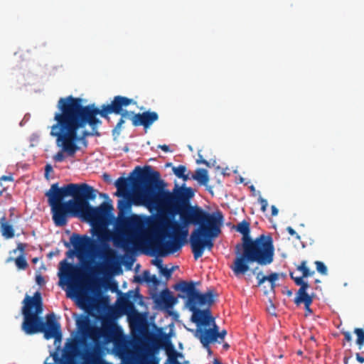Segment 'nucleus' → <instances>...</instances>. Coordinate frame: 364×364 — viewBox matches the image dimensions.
<instances>
[{
  "label": "nucleus",
  "instance_id": "1",
  "mask_svg": "<svg viewBox=\"0 0 364 364\" xmlns=\"http://www.w3.org/2000/svg\"><path fill=\"white\" fill-rule=\"evenodd\" d=\"M130 178L119 177L114 183L117 196H129L135 205L154 208L157 214L149 219L142 245L151 256L165 257L182 247V186L176 185L173 192L164 189L160 173L151 166H136Z\"/></svg>",
  "mask_w": 364,
  "mask_h": 364
},
{
  "label": "nucleus",
  "instance_id": "2",
  "mask_svg": "<svg viewBox=\"0 0 364 364\" xmlns=\"http://www.w3.org/2000/svg\"><path fill=\"white\" fill-rule=\"evenodd\" d=\"M223 222L224 216L220 210L210 213L196 203L183 206V245L188 235V227L197 226L188 240L195 260L201 257L205 250H213L214 240L221 233Z\"/></svg>",
  "mask_w": 364,
  "mask_h": 364
},
{
  "label": "nucleus",
  "instance_id": "3",
  "mask_svg": "<svg viewBox=\"0 0 364 364\" xmlns=\"http://www.w3.org/2000/svg\"><path fill=\"white\" fill-rule=\"evenodd\" d=\"M62 98L77 115L80 121L91 128L90 132H85V134L95 136H100L98 127L102 124V121L97 117L98 115L109 120V114L112 113L120 114V119L112 129V135L117 137L120 134L125 120L127 119H130L134 112L127 111L124 109L131 105L136 104V102L133 99L122 95L114 96L110 104L102 105L101 108L96 107L94 104L83 105V100L80 97L69 95Z\"/></svg>",
  "mask_w": 364,
  "mask_h": 364
},
{
  "label": "nucleus",
  "instance_id": "4",
  "mask_svg": "<svg viewBox=\"0 0 364 364\" xmlns=\"http://www.w3.org/2000/svg\"><path fill=\"white\" fill-rule=\"evenodd\" d=\"M57 109L54 114L55 123L50 127V134L56 138V144L61 148L53 156V160L62 162L65 159L64 153L68 156H75L80 149L77 143L85 140L89 136H86L85 132L90 131L85 129L86 125L62 97L58 101Z\"/></svg>",
  "mask_w": 364,
  "mask_h": 364
},
{
  "label": "nucleus",
  "instance_id": "5",
  "mask_svg": "<svg viewBox=\"0 0 364 364\" xmlns=\"http://www.w3.org/2000/svg\"><path fill=\"white\" fill-rule=\"evenodd\" d=\"M87 183H69L59 188L58 183L51 185L46 193L50 206L52 219L55 226L63 227L75 212L82 196H87Z\"/></svg>",
  "mask_w": 364,
  "mask_h": 364
},
{
  "label": "nucleus",
  "instance_id": "6",
  "mask_svg": "<svg viewBox=\"0 0 364 364\" xmlns=\"http://www.w3.org/2000/svg\"><path fill=\"white\" fill-rule=\"evenodd\" d=\"M235 254L237 256L230 269L236 277L245 274L249 270L250 263L269 264L273 262L274 254L272 238L261 235L256 239L237 244Z\"/></svg>",
  "mask_w": 364,
  "mask_h": 364
},
{
  "label": "nucleus",
  "instance_id": "7",
  "mask_svg": "<svg viewBox=\"0 0 364 364\" xmlns=\"http://www.w3.org/2000/svg\"><path fill=\"white\" fill-rule=\"evenodd\" d=\"M87 196H82L75 212L73 217H81L85 220L95 225H107L112 216L113 206L109 202H103L97 207H92L90 200L96 198L97 191L93 187L87 185L86 189Z\"/></svg>",
  "mask_w": 364,
  "mask_h": 364
},
{
  "label": "nucleus",
  "instance_id": "8",
  "mask_svg": "<svg viewBox=\"0 0 364 364\" xmlns=\"http://www.w3.org/2000/svg\"><path fill=\"white\" fill-rule=\"evenodd\" d=\"M22 314L23 321L21 324L22 331L27 335L40 333L43 319L39 315L43 311V301L39 291L34 293L33 296L26 295L23 300Z\"/></svg>",
  "mask_w": 364,
  "mask_h": 364
},
{
  "label": "nucleus",
  "instance_id": "9",
  "mask_svg": "<svg viewBox=\"0 0 364 364\" xmlns=\"http://www.w3.org/2000/svg\"><path fill=\"white\" fill-rule=\"evenodd\" d=\"M217 296L218 294L213 289H208L205 293H200L196 289V284L193 281L183 280L185 306L192 314L206 308H210Z\"/></svg>",
  "mask_w": 364,
  "mask_h": 364
},
{
  "label": "nucleus",
  "instance_id": "10",
  "mask_svg": "<svg viewBox=\"0 0 364 364\" xmlns=\"http://www.w3.org/2000/svg\"><path fill=\"white\" fill-rule=\"evenodd\" d=\"M191 320L196 325L194 336L199 339L204 348H208L210 343L217 342V336L208 328L210 326V321H213L210 308L194 312L192 314Z\"/></svg>",
  "mask_w": 364,
  "mask_h": 364
},
{
  "label": "nucleus",
  "instance_id": "11",
  "mask_svg": "<svg viewBox=\"0 0 364 364\" xmlns=\"http://www.w3.org/2000/svg\"><path fill=\"white\" fill-rule=\"evenodd\" d=\"M94 235L101 243L102 250L100 252V256L106 263H114L116 259V252L107 243L111 239V232L105 228H100L95 230Z\"/></svg>",
  "mask_w": 364,
  "mask_h": 364
},
{
  "label": "nucleus",
  "instance_id": "12",
  "mask_svg": "<svg viewBox=\"0 0 364 364\" xmlns=\"http://www.w3.org/2000/svg\"><path fill=\"white\" fill-rule=\"evenodd\" d=\"M40 333H43L46 340L55 339L60 341L62 338V331L60 323L56 320L54 313L46 315V321L42 322Z\"/></svg>",
  "mask_w": 364,
  "mask_h": 364
},
{
  "label": "nucleus",
  "instance_id": "13",
  "mask_svg": "<svg viewBox=\"0 0 364 364\" xmlns=\"http://www.w3.org/2000/svg\"><path fill=\"white\" fill-rule=\"evenodd\" d=\"M70 242L73 244L75 250L79 252H84L85 250H90L91 252L95 253L99 246L97 242L87 235L81 236L78 234H73L70 237Z\"/></svg>",
  "mask_w": 364,
  "mask_h": 364
},
{
  "label": "nucleus",
  "instance_id": "14",
  "mask_svg": "<svg viewBox=\"0 0 364 364\" xmlns=\"http://www.w3.org/2000/svg\"><path fill=\"white\" fill-rule=\"evenodd\" d=\"M159 118V117L156 112L148 110L141 113L133 112L130 120L134 127L142 126L146 130L154 122L158 121Z\"/></svg>",
  "mask_w": 364,
  "mask_h": 364
},
{
  "label": "nucleus",
  "instance_id": "15",
  "mask_svg": "<svg viewBox=\"0 0 364 364\" xmlns=\"http://www.w3.org/2000/svg\"><path fill=\"white\" fill-rule=\"evenodd\" d=\"M60 264L62 271L60 277H65L69 281L70 287L80 282L82 277V271L80 268L68 263L66 259L61 261Z\"/></svg>",
  "mask_w": 364,
  "mask_h": 364
},
{
  "label": "nucleus",
  "instance_id": "16",
  "mask_svg": "<svg viewBox=\"0 0 364 364\" xmlns=\"http://www.w3.org/2000/svg\"><path fill=\"white\" fill-rule=\"evenodd\" d=\"M112 330V324H106L104 323L101 328L92 326L83 337L89 338L96 341L102 336H108V335L111 333Z\"/></svg>",
  "mask_w": 364,
  "mask_h": 364
},
{
  "label": "nucleus",
  "instance_id": "17",
  "mask_svg": "<svg viewBox=\"0 0 364 364\" xmlns=\"http://www.w3.org/2000/svg\"><path fill=\"white\" fill-rule=\"evenodd\" d=\"M289 275L291 279L294 280L295 284L298 286H300V288L296 293V296L294 299V303L296 305H299L301 304V301L302 299L311 297L306 292V290L309 287V285L304 280V278L295 277H294V274L292 272H290Z\"/></svg>",
  "mask_w": 364,
  "mask_h": 364
},
{
  "label": "nucleus",
  "instance_id": "18",
  "mask_svg": "<svg viewBox=\"0 0 364 364\" xmlns=\"http://www.w3.org/2000/svg\"><path fill=\"white\" fill-rule=\"evenodd\" d=\"M156 302L164 305L165 307L170 308L175 304L176 299L169 289H165L160 293L159 297L156 299Z\"/></svg>",
  "mask_w": 364,
  "mask_h": 364
},
{
  "label": "nucleus",
  "instance_id": "19",
  "mask_svg": "<svg viewBox=\"0 0 364 364\" xmlns=\"http://www.w3.org/2000/svg\"><path fill=\"white\" fill-rule=\"evenodd\" d=\"M256 269L252 270V273L256 274V278L258 280L257 286L262 285L264 282L269 281L271 284L272 289H274L275 287V281L279 279V274L277 273H272L269 275L264 276L262 272L256 273Z\"/></svg>",
  "mask_w": 364,
  "mask_h": 364
},
{
  "label": "nucleus",
  "instance_id": "20",
  "mask_svg": "<svg viewBox=\"0 0 364 364\" xmlns=\"http://www.w3.org/2000/svg\"><path fill=\"white\" fill-rule=\"evenodd\" d=\"M1 232L2 236L5 239L13 238L15 235V230L14 229L13 225H10L6 221L5 216H3L1 218Z\"/></svg>",
  "mask_w": 364,
  "mask_h": 364
},
{
  "label": "nucleus",
  "instance_id": "21",
  "mask_svg": "<svg viewBox=\"0 0 364 364\" xmlns=\"http://www.w3.org/2000/svg\"><path fill=\"white\" fill-rule=\"evenodd\" d=\"M235 230L242 235V243H245L252 239L250 235V223L247 221L242 220V222L239 223L235 227Z\"/></svg>",
  "mask_w": 364,
  "mask_h": 364
},
{
  "label": "nucleus",
  "instance_id": "22",
  "mask_svg": "<svg viewBox=\"0 0 364 364\" xmlns=\"http://www.w3.org/2000/svg\"><path fill=\"white\" fill-rule=\"evenodd\" d=\"M191 178L197 181L201 186H206L209 181L208 171L204 168H197L195 173L191 174Z\"/></svg>",
  "mask_w": 364,
  "mask_h": 364
},
{
  "label": "nucleus",
  "instance_id": "23",
  "mask_svg": "<svg viewBox=\"0 0 364 364\" xmlns=\"http://www.w3.org/2000/svg\"><path fill=\"white\" fill-rule=\"evenodd\" d=\"M132 203L134 204L132 199V195L131 194H129V196L127 198L123 197V198L119 200L117 203L119 214L123 215L124 213L128 212L130 210Z\"/></svg>",
  "mask_w": 364,
  "mask_h": 364
},
{
  "label": "nucleus",
  "instance_id": "24",
  "mask_svg": "<svg viewBox=\"0 0 364 364\" xmlns=\"http://www.w3.org/2000/svg\"><path fill=\"white\" fill-rule=\"evenodd\" d=\"M197 188L187 186L183 183V205H191V200L195 197L196 193L197 192Z\"/></svg>",
  "mask_w": 364,
  "mask_h": 364
},
{
  "label": "nucleus",
  "instance_id": "25",
  "mask_svg": "<svg viewBox=\"0 0 364 364\" xmlns=\"http://www.w3.org/2000/svg\"><path fill=\"white\" fill-rule=\"evenodd\" d=\"M100 356L96 349L86 352L84 357V364H100Z\"/></svg>",
  "mask_w": 364,
  "mask_h": 364
},
{
  "label": "nucleus",
  "instance_id": "26",
  "mask_svg": "<svg viewBox=\"0 0 364 364\" xmlns=\"http://www.w3.org/2000/svg\"><path fill=\"white\" fill-rule=\"evenodd\" d=\"M77 326L78 331L80 332L82 336H84L92 326L90 324L88 318L85 316L77 321Z\"/></svg>",
  "mask_w": 364,
  "mask_h": 364
},
{
  "label": "nucleus",
  "instance_id": "27",
  "mask_svg": "<svg viewBox=\"0 0 364 364\" xmlns=\"http://www.w3.org/2000/svg\"><path fill=\"white\" fill-rule=\"evenodd\" d=\"M297 270L302 272V276L301 277L302 278H306L308 277L312 276L314 274V272H311L309 269L306 267V262L302 261L297 267Z\"/></svg>",
  "mask_w": 364,
  "mask_h": 364
},
{
  "label": "nucleus",
  "instance_id": "28",
  "mask_svg": "<svg viewBox=\"0 0 364 364\" xmlns=\"http://www.w3.org/2000/svg\"><path fill=\"white\" fill-rule=\"evenodd\" d=\"M354 333L357 336L356 343L359 349H361L364 346V331L362 328H356L354 330Z\"/></svg>",
  "mask_w": 364,
  "mask_h": 364
},
{
  "label": "nucleus",
  "instance_id": "29",
  "mask_svg": "<svg viewBox=\"0 0 364 364\" xmlns=\"http://www.w3.org/2000/svg\"><path fill=\"white\" fill-rule=\"evenodd\" d=\"M15 264L19 269H26L28 267L27 261L23 255L15 259Z\"/></svg>",
  "mask_w": 364,
  "mask_h": 364
},
{
  "label": "nucleus",
  "instance_id": "30",
  "mask_svg": "<svg viewBox=\"0 0 364 364\" xmlns=\"http://www.w3.org/2000/svg\"><path fill=\"white\" fill-rule=\"evenodd\" d=\"M313 302V299L312 297H310V298H305V299H302L301 301V303H304V306H305V310H306V314L305 316H307L308 314H311L312 313V310L310 308V306L311 304H312Z\"/></svg>",
  "mask_w": 364,
  "mask_h": 364
},
{
  "label": "nucleus",
  "instance_id": "31",
  "mask_svg": "<svg viewBox=\"0 0 364 364\" xmlns=\"http://www.w3.org/2000/svg\"><path fill=\"white\" fill-rule=\"evenodd\" d=\"M315 265L316 267V270L323 275H326L328 273V269L326 266L323 262L321 261H316Z\"/></svg>",
  "mask_w": 364,
  "mask_h": 364
},
{
  "label": "nucleus",
  "instance_id": "32",
  "mask_svg": "<svg viewBox=\"0 0 364 364\" xmlns=\"http://www.w3.org/2000/svg\"><path fill=\"white\" fill-rule=\"evenodd\" d=\"M151 274L149 273V271L146 270V271H144L143 274H142V277H141L140 276H136L135 277V281H136L137 282H142L143 281H145L146 282H149V279H150V277H151Z\"/></svg>",
  "mask_w": 364,
  "mask_h": 364
},
{
  "label": "nucleus",
  "instance_id": "33",
  "mask_svg": "<svg viewBox=\"0 0 364 364\" xmlns=\"http://www.w3.org/2000/svg\"><path fill=\"white\" fill-rule=\"evenodd\" d=\"M210 330L213 331L214 334L218 337L219 336V327L215 323V318H213V321H210V326H208Z\"/></svg>",
  "mask_w": 364,
  "mask_h": 364
},
{
  "label": "nucleus",
  "instance_id": "34",
  "mask_svg": "<svg viewBox=\"0 0 364 364\" xmlns=\"http://www.w3.org/2000/svg\"><path fill=\"white\" fill-rule=\"evenodd\" d=\"M159 272L161 275L164 276L166 279H169L172 274V269H168L166 267H163L159 269Z\"/></svg>",
  "mask_w": 364,
  "mask_h": 364
},
{
  "label": "nucleus",
  "instance_id": "35",
  "mask_svg": "<svg viewBox=\"0 0 364 364\" xmlns=\"http://www.w3.org/2000/svg\"><path fill=\"white\" fill-rule=\"evenodd\" d=\"M258 202L261 205V210L262 212H265L267 210V208L268 206L267 200L262 197H259L258 198Z\"/></svg>",
  "mask_w": 364,
  "mask_h": 364
},
{
  "label": "nucleus",
  "instance_id": "36",
  "mask_svg": "<svg viewBox=\"0 0 364 364\" xmlns=\"http://www.w3.org/2000/svg\"><path fill=\"white\" fill-rule=\"evenodd\" d=\"M173 171L176 176H178L179 178H182V165H178L176 167H173Z\"/></svg>",
  "mask_w": 364,
  "mask_h": 364
},
{
  "label": "nucleus",
  "instance_id": "37",
  "mask_svg": "<svg viewBox=\"0 0 364 364\" xmlns=\"http://www.w3.org/2000/svg\"><path fill=\"white\" fill-rule=\"evenodd\" d=\"M287 231L289 232V234L291 236L295 237L296 239L300 240L301 237L300 235L296 233V232L290 226L287 228Z\"/></svg>",
  "mask_w": 364,
  "mask_h": 364
},
{
  "label": "nucleus",
  "instance_id": "38",
  "mask_svg": "<svg viewBox=\"0 0 364 364\" xmlns=\"http://www.w3.org/2000/svg\"><path fill=\"white\" fill-rule=\"evenodd\" d=\"M196 163L198 164H204L208 167L210 166V163L205 159H203V156L200 154H198V158L196 159Z\"/></svg>",
  "mask_w": 364,
  "mask_h": 364
},
{
  "label": "nucleus",
  "instance_id": "39",
  "mask_svg": "<svg viewBox=\"0 0 364 364\" xmlns=\"http://www.w3.org/2000/svg\"><path fill=\"white\" fill-rule=\"evenodd\" d=\"M152 263L159 269V270L164 267L163 261L159 258L153 259Z\"/></svg>",
  "mask_w": 364,
  "mask_h": 364
},
{
  "label": "nucleus",
  "instance_id": "40",
  "mask_svg": "<svg viewBox=\"0 0 364 364\" xmlns=\"http://www.w3.org/2000/svg\"><path fill=\"white\" fill-rule=\"evenodd\" d=\"M53 167L50 164H47L46 166H45V178L46 179H49V173L50 172H53Z\"/></svg>",
  "mask_w": 364,
  "mask_h": 364
},
{
  "label": "nucleus",
  "instance_id": "41",
  "mask_svg": "<svg viewBox=\"0 0 364 364\" xmlns=\"http://www.w3.org/2000/svg\"><path fill=\"white\" fill-rule=\"evenodd\" d=\"M14 181V178L11 174L9 176H2L0 178V186H1V183L3 181Z\"/></svg>",
  "mask_w": 364,
  "mask_h": 364
},
{
  "label": "nucleus",
  "instance_id": "42",
  "mask_svg": "<svg viewBox=\"0 0 364 364\" xmlns=\"http://www.w3.org/2000/svg\"><path fill=\"white\" fill-rule=\"evenodd\" d=\"M148 283H151L154 286H157L159 284L160 282H159V279L157 278V277L154 274V275L151 276L150 279Z\"/></svg>",
  "mask_w": 364,
  "mask_h": 364
},
{
  "label": "nucleus",
  "instance_id": "43",
  "mask_svg": "<svg viewBox=\"0 0 364 364\" xmlns=\"http://www.w3.org/2000/svg\"><path fill=\"white\" fill-rule=\"evenodd\" d=\"M227 331L225 330H223L220 332L219 331V336L217 337V342L221 343L224 340Z\"/></svg>",
  "mask_w": 364,
  "mask_h": 364
},
{
  "label": "nucleus",
  "instance_id": "44",
  "mask_svg": "<svg viewBox=\"0 0 364 364\" xmlns=\"http://www.w3.org/2000/svg\"><path fill=\"white\" fill-rule=\"evenodd\" d=\"M26 247V244L19 242L17 245V249L14 250L13 252H16L17 250H19V251H21L22 252L21 255H23Z\"/></svg>",
  "mask_w": 364,
  "mask_h": 364
},
{
  "label": "nucleus",
  "instance_id": "45",
  "mask_svg": "<svg viewBox=\"0 0 364 364\" xmlns=\"http://www.w3.org/2000/svg\"><path fill=\"white\" fill-rule=\"evenodd\" d=\"M342 334L344 336V340L346 342L350 343L352 341V336L350 332L348 331H342Z\"/></svg>",
  "mask_w": 364,
  "mask_h": 364
},
{
  "label": "nucleus",
  "instance_id": "46",
  "mask_svg": "<svg viewBox=\"0 0 364 364\" xmlns=\"http://www.w3.org/2000/svg\"><path fill=\"white\" fill-rule=\"evenodd\" d=\"M36 283L40 286H42L45 284L44 278L41 274H38L36 276Z\"/></svg>",
  "mask_w": 364,
  "mask_h": 364
},
{
  "label": "nucleus",
  "instance_id": "47",
  "mask_svg": "<svg viewBox=\"0 0 364 364\" xmlns=\"http://www.w3.org/2000/svg\"><path fill=\"white\" fill-rule=\"evenodd\" d=\"M192 179L191 178V174L190 172L186 173V168L185 166H183V182Z\"/></svg>",
  "mask_w": 364,
  "mask_h": 364
},
{
  "label": "nucleus",
  "instance_id": "48",
  "mask_svg": "<svg viewBox=\"0 0 364 364\" xmlns=\"http://www.w3.org/2000/svg\"><path fill=\"white\" fill-rule=\"evenodd\" d=\"M158 148L161 149L165 152H168L170 151L169 146L168 145L164 144V145H159Z\"/></svg>",
  "mask_w": 364,
  "mask_h": 364
},
{
  "label": "nucleus",
  "instance_id": "49",
  "mask_svg": "<svg viewBox=\"0 0 364 364\" xmlns=\"http://www.w3.org/2000/svg\"><path fill=\"white\" fill-rule=\"evenodd\" d=\"M271 210H272V216L277 215L279 211L275 205H272Z\"/></svg>",
  "mask_w": 364,
  "mask_h": 364
},
{
  "label": "nucleus",
  "instance_id": "50",
  "mask_svg": "<svg viewBox=\"0 0 364 364\" xmlns=\"http://www.w3.org/2000/svg\"><path fill=\"white\" fill-rule=\"evenodd\" d=\"M355 358L359 363H364V357L361 356L358 353L355 354Z\"/></svg>",
  "mask_w": 364,
  "mask_h": 364
},
{
  "label": "nucleus",
  "instance_id": "51",
  "mask_svg": "<svg viewBox=\"0 0 364 364\" xmlns=\"http://www.w3.org/2000/svg\"><path fill=\"white\" fill-rule=\"evenodd\" d=\"M175 289L178 291H182V281H179L175 286Z\"/></svg>",
  "mask_w": 364,
  "mask_h": 364
},
{
  "label": "nucleus",
  "instance_id": "52",
  "mask_svg": "<svg viewBox=\"0 0 364 364\" xmlns=\"http://www.w3.org/2000/svg\"><path fill=\"white\" fill-rule=\"evenodd\" d=\"M103 178L105 181L107 182H111V177L109 174L107 173H104L103 175Z\"/></svg>",
  "mask_w": 364,
  "mask_h": 364
},
{
  "label": "nucleus",
  "instance_id": "53",
  "mask_svg": "<svg viewBox=\"0 0 364 364\" xmlns=\"http://www.w3.org/2000/svg\"><path fill=\"white\" fill-rule=\"evenodd\" d=\"M166 349L167 353H169L170 350H172V351L173 350V348L170 343H168L166 345Z\"/></svg>",
  "mask_w": 364,
  "mask_h": 364
},
{
  "label": "nucleus",
  "instance_id": "54",
  "mask_svg": "<svg viewBox=\"0 0 364 364\" xmlns=\"http://www.w3.org/2000/svg\"><path fill=\"white\" fill-rule=\"evenodd\" d=\"M122 225H124V226H127L128 225H130L131 223V220L129 218H125L122 222Z\"/></svg>",
  "mask_w": 364,
  "mask_h": 364
},
{
  "label": "nucleus",
  "instance_id": "55",
  "mask_svg": "<svg viewBox=\"0 0 364 364\" xmlns=\"http://www.w3.org/2000/svg\"><path fill=\"white\" fill-rule=\"evenodd\" d=\"M70 348L72 351H75L76 349H77V346L75 344L73 343V344H70Z\"/></svg>",
  "mask_w": 364,
  "mask_h": 364
},
{
  "label": "nucleus",
  "instance_id": "56",
  "mask_svg": "<svg viewBox=\"0 0 364 364\" xmlns=\"http://www.w3.org/2000/svg\"><path fill=\"white\" fill-rule=\"evenodd\" d=\"M6 188L4 187L3 185L1 184V186H0V196H1L3 193L6 191Z\"/></svg>",
  "mask_w": 364,
  "mask_h": 364
},
{
  "label": "nucleus",
  "instance_id": "57",
  "mask_svg": "<svg viewBox=\"0 0 364 364\" xmlns=\"http://www.w3.org/2000/svg\"><path fill=\"white\" fill-rule=\"evenodd\" d=\"M213 364H223V363H222L219 360H218V359H215V360H213Z\"/></svg>",
  "mask_w": 364,
  "mask_h": 364
},
{
  "label": "nucleus",
  "instance_id": "58",
  "mask_svg": "<svg viewBox=\"0 0 364 364\" xmlns=\"http://www.w3.org/2000/svg\"><path fill=\"white\" fill-rule=\"evenodd\" d=\"M230 348V346L228 344V343H224L223 344V348L225 349H228Z\"/></svg>",
  "mask_w": 364,
  "mask_h": 364
},
{
  "label": "nucleus",
  "instance_id": "59",
  "mask_svg": "<svg viewBox=\"0 0 364 364\" xmlns=\"http://www.w3.org/2000/svg\"><path fill=\"white\" fill-rule=\"evenodd\" d=\"M73 254V252L71 251V250H69V251L67 252V255L68 257H70Z\"/></svg>",
  "mask_w": 364,
  "mask_h": 364
},
{
  "label": "nucleus",
  "instance_id": "60",
  "mask_svg": "<svg viewBox=\"0 0 364 364\" xmlns=\"http://www.w3.org/2000/svg\"><path fill=\"white\" fill-rule=\"evenodd\" d=\"M348 359H349V358H348V357H345V358H344V363H345V364H347V363H348Z\"/></svg>",
  "mask_w": 364,
  "mask_h": 364
},
{
  "label": "nucleus",
  "instance_id": "61",
  "mask_svg": "<svg viewBox=\"0 0 364 364\" xmlns=\"http://www.w3.org/2000/svg\"><path fill=\"white\" fill-rule=\"evenodd\" d=\"M205 348L208 350V353H209L210 354L212 353V351H211V350H210V345L208 346V348Z\"/></svg>",
  "mask_w": 364,
  "mask_h": 364
},
{
  "label": "nucleus",
  "instance_id": "62",
  "mask_svg": "<svg viewBox=\"0 0 364 364\" xmlns=\"http://www.w3.org/2000/svg\"><path fill=\"white\" fill-rule=\"evenodd\" d=\"M177 356L180 357V358L182 357V353H178Z\"/></svg>",
  "mask_w": 364,
  "mask_h": 364
},
{
  "label": "nucleus",
  "instance_id": "63",
  "mask_svg": "<svg viewBox=\"0 0 364 364\" xmlns=\"http://www.w3.org/2000/svg\"><path fill=\"white\" fill-rule=\"evenodd\" d=\"M124 304H127L128 303H129V301L127 299H125V300L124 301Z\"/></svg>",
  "mask_w": 364,
  "mask_h": 364
},
{
  "label": "nucleus",
  "instance_id": "64",
  "mask_svg": "<svg viewBox=\"0 0 364 364\" xmlns=\"http://www.w3.org/2000/svg\"><path fill=\"white\" fill-rule=\"evenodd\" d=\"M178 346H179V348L181 349L182 348V344L181 343H179Z\"/></svg>",
  "mask_w": 364,
  "mask_h": 364
}]
</instances>
